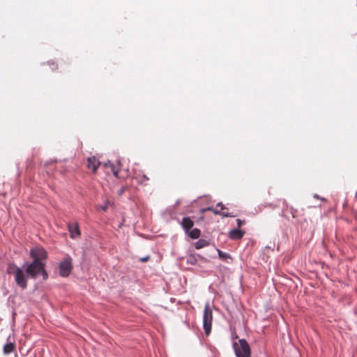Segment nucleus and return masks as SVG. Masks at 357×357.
I'll return each instance as SVG.
<instances>
[{
    "label": "nucleus",
    "mask_w": 357,
    "mask_h": 357,
    "mask_svg": "<svg viewBox=\"0 0 357 357\" xmlns=\"http://www.w3.org/2000/svg\"><path fill=\"white\" fill-rule=\"evenodd\" d=\"M244 235V231H241L238 228L231 230L229 233V237L231 240L241 239Z\"/></svg>",
    "instance_id": "nucleus-11"
},
{
    "label": "nucleus",
    "mask_w": 357,
    "mask_h": 357,
    "mask_svg": "<svg viewBox=\"0 0 357 357\" xmlns=\"http://www.w3.org/2000/svg\"><path fill=\"white\" fill-rule=\"evenodd\" d=\"M314 198H317V199H319V197L317 194H315V195H314Z\"/></svg>",
    "instance_id": "nucleus-24"
},
{
    "label": "nucleus",
    "mask_w": 357,
    "mask_h": 357,
    "mask_svg": "<svg viewBox=\"0 0 357 357\" xmlns=\"http://www.w3.org/2000/svg\"><path fill=\"white\" fill-rule=\"evenodd\" d=\"M68 227L71 238H76L80 236L81 233L79 227L77 222L74 225L68 224Z\"/></svg>",
    "instance_id": "nucleus-8"
},
{
    "label": "nucleus",
    "mask_w": 357,
    "mask_h": 357,
    "mask_svg": "<svg viewBox=\"0 0 357 357\" xmlns=\"http://www.w3.org/2000/svg\"><path fill=\"white\" fill-rule=\"evenodd\" d=\"M236 222H237V226L238 228L241 227L243 223V222L241 219H237Z\"/></svg>",
    "instance_id": "nucleus-21"
},
{
    "label": "nucleus",
    "mask_w": 357,
    "mask_h": 357,
    "mask_svg": "<svg viewBox=\"0 0 357 357\" xmlns=\"http://www.w3.org/2000/svg\"><path fill=\"white\" fill-rule=\"evenodd\" d=\"M209 245V241L205 239H199L197 242L195 243V248L197 250L202 249L204 247H206Z\"/></svg>",
    "instance_id": "nucleus-13"
},
{
    "label": "nucleus",
    "mask_w": 357,
    "mask_h": 357,
    "mask_svg": "<svg viewBox=\"0 0 357 357\" xmlns=\"http://www.w3.org/2000/svg\"><path fill=\"white\" fill-rule=\"evenodd\" d=\"M126 190H127V186H123L122 188H121V189H119L118 190V192H117L118 195L120 197L122 196Z\"/></svg>",
    "instance_id": "nucleus-17"
},
{
    "label": "nucleus",
    "mask_w": 357,
    "mask_h": 357,
    "mask_svg": "<svg viewBox=\"0 0 357 357\" xmlns=\"http://www.w3.org/2000/svg\"><path fill=\"white\" fill-rule=\"evenodd\" d=\"M206 211H208V210L207 209V208H202V209L201 210V212H202V213H204V212H206Z\"/></svg>",
    "instance_id": "nucleus-23"
},
{
    "label": "nucleus",
    "mask_w": 357,
    "mask_h": 357,
    "mask_svg": "<svg viewBox=\"0 0 357 357\" xmlns=\"http://www.w3.org/2000/svg\"><path fill=\"white\" fill-rule=\"evenodd\" d=\"M100 165V162L95 156H91L87 159V167L91 169L93 173L97 172Z\"/></svg>",
    "instance_id": "nucleus-7"
},
{
    "label": "nucleus",
    "mask_w": 357,
    "mask_h": 357,
    "mask_svg": "<svg viewBox=\"0 0 357 357\" xmlns=\"http://www.w3.org/2000/svg\"><path fill=\"white\" fill-rule=\"evenodd\" d=\"M207 209L210 211H212L215 215H220V208L218 209L217 207L216 208L207 207Z\"/></svg>",
    "instance_id": "nucleus-16"
},
{
    "label": "nucleus",
    "mask_w": 357,
    "mask_h": 357,
    "mask_svg": "<svg viewBox=\"0 0 357 357\" xmlns=\"http://www.w3.org/2000/svg\"><path fill=\"white\" fill-rule=\"evenodd\" d=\"M233 348L236 357H250V347L245 339H240L238 344L234 342Z\"/></svg>",
    "instance_id": "nucleus-2"
},
{
    "label": "nucleus",
    "mask_w": 357,
    "mask_h": 357,
    "mask_svg": "<svg viewBox=\"0 0 357 357\" xmlns=\"http://www.w3.org/2000/svg\"><path fill=\"white\" fill-rule=\"evenodd\" d=\"M185 233L192 239H197L201 235V231L197 228H194L192 230L190 229L189 231Z\"/></svg>",
    "instance_id": "nucleus-12"
},
{
    "label": "nucleus",
    "mask_w": 357,
    "mask_h": 357,
    "mask_svg": "<svg viewBox=\"0 0 357 357\" xmlns=\"http://www.w3.org/2000/svg\"><path fill=\"white\" fill-rule=\"evenodd\" d=\"M110 204V202L108 200H106L105 204L101 206L102 211H106Z\"/></svg>",
    "instance_id": "nucleus-18"
},
{
    "label": "nucleus",
    "mask_w": 357,
    "mask_h": 357,
    "mask_svg": "<svg viewBox=\"0 0 357 357\" xmlns=\"http://www.w3.org/2000/svg\"><path fill=\"white\" fill-rule=\"evenodd\" d=\"M213 321V312L210 307L209 303H206L204 305L203 315V328L206 335H208L211 331Z\"/></svg>",
    "instance_id": "nucleus-3"
},
{
    "label": "nucleus",
    "mask_w": 357,
    "mask_h": 357,
    "mask_svg": "<svg viewBox=\"0 0 357 357\" xmlns=\"http://www.w3.org/2000/svg\"><path fill=\"white\" fill-rule=\"evenodd\" d=\"M16 349L15 342L14 339L11 340V337L9 335L7 338L6 343L3 345V353L5 355H8L11 354L12 352L15 351Z\"/></svg>",
    "instance_id": "nucleus-6"
},
{
    "label": "nucleus",
    "mask_w": 357,
    "mask_h": 357,
    "mask_svg": "<svg viewBox=\"0 0 357 357\" xmlns=\"http://www.w3.org/2000/svg\"><path fill=\"white\" fill-rule=\"evenodd\" d=\"M45 262L32 261L24 263L22 267H18L11 264L8 267V273L13 274L16 284L22 289L27 287L29 278L35 279L38 275H42L43 280L48 278V274L45 270Z\"/></svg>",
    "instance_id": "nucleus-1"
},
{
    "label": "nucleus",
    "mask_w": 357,
    "mask_h": 357,
    "mask_svg": "<svg viewBox=\"0 0 357 357\" xmlns=\"http://www.w3.org/2000/svg\"><path fill=\"white\" fill-rule=\"evenodd\" d=\"M181 227L184 229L185 232L189 231L190 229L194 226V222L189 217H185L182 219L181 222Z\"/></svg>",
    "instance_id": "nucleus-9"
},
{
    "label": "nucleus",
    "mask_w": 357,
    "mask_h": 357,
    "mask_svg": "<svg viewBox=\"0 0 357 357\" xmlns=\"http://www.w3.org/2000/svg\"><path fill=\"white\" fill-rule=\"evenodd\" d=\"M216 207L218 208L220 207V209L222 211L223 210H227V208L222 204V203L220 202V203H218L217 205H216Z\"/></svg>",
    "instance_id": "nucleus-19"
},
{
    "label": "nucleus",
    "mask_w": 357,
    "mask_h": 357,
    "mask_svg": "<svg viewBox=\"0 0 357 357\" xmlns=\"http://www.w3.org/2000/svg\"><path fill=\"white\" fill-rule=\"evenodd\" d=\"M142 180H141V179H139V183H142L143 181H148V180H149V178H148L145 174H143V175L142 176Z\"/></svg>",
    "instance_id": "nucleus-20"
},
{
    "label": "nucleus",
    "mask_w": 357,
    "mask_h": 357,
    "mask_svg": "<svg viewBox=\"0 0 357 357\" xmlns=\"http://www.w3.org/2000/svg\"><path fill=\"white\" fill-rule=\"evenodd\" d=\"M217 251L220 259L222 260H226L230 258V255L228 253L224 252L219 249H218Z\"/></svg>",
    "instance_id": "nucleus-14"
},
{
    "label": "nucleus",
    "mask_w": 357,
    "mask_h": 357,
    "mask_svg": "<svg viewBox=\"0 0 357 357\" xmlns=\"http://www.w3.org/2000/svg\"><path fill=\"white\" fill-rule=\"evenodd\" d=\"M30 257L33 261L45 262L47 259V252L41 246H36L30 250Z\"/></svg>",
    "instance_id": "nucleus-5"
},
{
    "label": "nucleus",
    "mask_w": 357,
    "mask_h": 357,
    "mask_svg": "<svg viewBox=\"0 0 357 357\" xmlns=\"http://www.w3.org/2000/svg\"><path fill=\"white\" fill-rule=\"evenodd\" d=\"M149 259V256H147V257H145L142 258V259H141V261H148V259Z\"/></svg>",
    "instance_id": "nucleus-22"
},
{
    "label": "nucleus",
    "mask_w": 357,
    "mask_h": 357,
    "mask_svg": "<svg viewBox=\"0 0 357 357\" xmlns=\"http://www.w3.org/2000/svg\"><path fill=\"white\" fill-rule=\"evenodd\" d=\"M120 165V162H118V167H116L110 161L104 163V167L106 168L109 167L116 178H119V170Z\"/></svg>",
    "instance_id": "nucleus-10"
},
{
    "label": "nucleus",
    "mask_w": 357,
    "mask_h": 357,
    "mask_svg": "<svg viewBox=\"0 0 357 357\" xmlns=\"http://www.w3.org/2000/svg\"><path fill=\"white\" fill-rule=\"evenodd\" d=\"M73 268V259L70 256L67 255L63 260L59 262V275L63 278H67L71 273Z\"/></svg>",
    "instance_id": "nucleus-4"
},
{
    "label": "nucleus",
    "mask_w": 357,
    "mask_h": 357,
    "mask_svg": "<svg viewBox=\"0 0 357 357\" xmlns=\"http://www.w3.org/2000/svg\"><path fill=\"white\" fill-rule=\"evenodd\" d=\"M220 215H222V217H235V215H234L233 213L227 212V209L223 211L220 209Z\"/></svg>",
    "instance_id": "nucleus-15"
}]
</instances>
